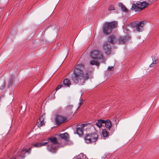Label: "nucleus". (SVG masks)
<instances>
[{
    "label": "nucleus",
    "mask_w": 159,
    "mask_h": 159,
    "mask_svg": "<svg viewBox=\"0 0 159 159\" xmlns=\"http://www.w3.org/2000/svg\"><path fill=\"white\" fill-rule=\"evenodd\" d=\"M84 65L79 64L76 66L74 69V71L71 76V79L75 84H82L85 80L89 79V75L87 72L84 73Z\"/></svg>",
    "instance_id": "nucleus-1"
},
{
    "label": "nucleus",
    "mask_w": 159,
    "mask_h": 159,
    "mask_svg": "<svg viewBox=\"0 0 159 159\" xmlns=\"http://www.w3.org/2000/svg\"><path fill=\"white\" fill-rule=\"evenodd\" d=\"M117 26V22L115 21L107 22L104 23L102 26V31L103 34L108 35L110 34L113 29Z\"/></svg>",
    "instance_id": "nucleus-2"
},
{
    "label": "nucleus",
    "mask_w": 159,
    "mask_h": 159,
    "mask_svg": "<svg viewBox=\"0 0 159 159\" xmlns=\"http://www.w3.org/2000/svg\"><path fill=\"white\" fill-rule=\"evenodd\" d=\"M98 138V135L96 133L93 132L86 134L84 137V139L85 143L89 144L95 142Z\"/></svg>",
    "instance_id": "nucleus-3"
},
{
    "label": "nucleus",
    "mask_w": 159,
    "mask_h": 159,
    "mask_svg": "<svg viewBox=\"0 0 159 159\" xmlns=\"http://www.w3.org/2000/svg\"><path fill=\"white\" fill-rule=\"evenodd\" d=\"M90 56L92 59L94 60H101L104 61L103 57L100 50L97 49L93 50L90 53Z\"/></svg>",
    "instance_id": "nucleus-4"
},
{
    "label": "nucleus",
    "mask_w": 159,
    "mask_h": 159,
    "mask_svg": "<svg viewBox=\"0 0 159 159\" xmlns=\"http://www.w3.org/2000/svg\"><path fill=\"white\" fill-rule=\"evenodd\" d=\"M69 120L67 116L60 115H57L55 117V122L57 125L67 121Z\"/></svg>",
    "instance_id": "nucleus-5"
},
{
    "label": "nucleus",
    "mask_w": 159,
    "mask_h": 159,
    "mask_svg": "<svg viewBox=\"0 0 159 159\" xmlns=\"http://www.w3.org/2000/svg\"><path fill=\"white\" fill-rule=\"evenodd\" d=\"M146 24V22L144 20L135 23V27L136 28V30L139 32H142L143 30V27Z\"/></svg>",
    "instance_id": "nucleus-6"
},
{
    "label": "nucleus",
    "mask_w": 159,
    "mask_h": 159,
    "mask_svg": "<svg viewBox=\"0 0 159 159\" xmlns=\"http://www.w3.org/2000/svg\"><path fill=\"white\" fill-rule=\"evenodd\" d=\"M82 125L83 126L80 125H77L76 127V133L80 137H81L83 135V131L82 129L83 127H84V125H86V124H82Z\"/></svg>",
    "instance_id": "nucleus-7"
},
{
    "label": "nucleus",
    "mask_w": 159,
    "mask_h": 159,
    "mask_svg": "<svg viewBox=\"0 0 159 159\" xmlns=\"http://www.w3.org/2000/svg\"><path fill=\"white\" fill-rule=\"evenodd\" d=\"M111 46L109 44L108 42H106L104 43L103 46V48L105 52V53L107 55H109L111 52Z\"/></svg>",
    "instance_id": "nucleus-8"
},
{
    "label": "nucleus",
    "mask_w": 159,
    "mask_h": 159,
    "mask_svg": "<svg viewBox=\"0 0 159 159\" xmlns=\"http://www.w3.org/2000/svg\"><path fill=\"white\" fill-rule=\"evenodd\" d=\"M137 5L139 6L140 8L141 9V11L149 5V3L147 2L146 1H143L142 2L138 1L136 2Z\"/></svg>",
    "instance_id": "nucleus-9"
},
{
    "label": "nucleus",
    "mask_w": 159,
    "mask_h": 159,
    "mask_svg": "<svg viewBox=\"0 0 159 159\" xmlns=\"http://www.w3.org/2000/svg\"><path fill=\"white\" fill-rule=\"evenodd\" d=\"M31 148L32 147H30L28 149L24 148L22 149L21 151V154H20V156L21 157V158L23 159L26 156L25 154L26 153H28L29 154H30Z\"/></svg>",
    "instance_id": "nucleus-10"
},
{
    "label": "nucleus",
    "mask_w": 159,
    "mask_h": 159,
    "mask_svg": "<svg viewBox=\"0 0 159 159\" xmlns=\"http://www.w3.org/2000/svg\"><path fill=\"white\" fill-rule=\"evenodd\" d=\"M47 148L48 151L52 153H55L57 152L56 148L54 145L52 144H49Z\"/></svg>",
    "instance_id": "nucleus-11"
},
{
    "label": "nucleus",
    "mask_w": 159,
    "mask_h": 159,
    "mask_svg": "<svg viewBox=\"0 0 159 159\" xmlns=\"http://www.w3.org/2000/svg\"><path fill=\"white\" fill-rule=\"evenodd\" d=\"M129 36H122L119 37L118 41L119 43H126L128 39H129Z\"/></svg>",
    "instance_id": "nucleus-12"
},
{
    "label": "nucleus",
    "mask_w": 159,
    "mask_h": 159,
    "mask_svg": "<svg viewBox=\"0 0 159 159\" xmlns=\"http://www.w3.org/2000/svg\"><path fill=\"white\" fill-rule=\"evenodd\" d=\"M48 141L49 142V144H52L51 143H52L53 145L58 143L57 138L55 137H51L49 138Z\"/></svg>",
    "instance_id": "nucleus-13"
},
{
    "label": "nucleus",
    "mask_w": 159,
    "mask_h": 159,
    "mask_svg": "<svg viewBox=\"0 0 159 159\" xmlns=\"http://www.w3.org/2000/svg\"><path fill=\"white\" fill-rule=\"evenodd\" d=\"M104 124H105V126L108 130H110L112 126V125L111 121L109 120H105Z\"/></svg>",
    "instance_id": "nucleus-14"
},
{
    "label": "nucleus",
    "mask_w": 159,
    "mask_h": 159,
    "mask_svg": "<svg viewBox=\"0 0 159 159\" xmlns=\"http://www.w3.org/2000/svg\"><path fill=\"white\" fill-rule=\"evenodd\" d=\"M60 136L62 139H64L66 141H68L69 139V136L67 133H65L64 134H60Z\"/></svg>",
    "instance_id": "nucleus-15"
},
{
    "label": "nucleus",
    "mask_w": 159,
    "mask_h": 159,
    "mask_svg": "<svg viewBox=\"0 0 159 159\" xmlns=\"http://www.w3.org/2000/svg\"><path fill=\"white\" fill-rule=\"evenodd\" d=\"M132 8L136 12H139L141 11V9L140 8L139 6L137 5L136 4H133Z\"/></svg>",
    "instance_id": "nucleus-16"
},
{
    "label": "nucleus",
    "mask_w": 159,
    "mask_h": 159,
    "mask_svg": "<svg viewBox=\"0 0 159 159\" xmlns=\"http://www.w3.org/2000/svg\"><path fill=\"white\" fill-rule=\"evenodd\" d=\"M118 6L121 8L122 11L124 12H128V9L125 7V6L121 2H119L118 4Z\"/></svg>",
    "instance_id": "nucleus-17"
},
{
    "label": "nucleus",
    "mask_w": 159,
    "mask_h": 159,
    "mask_svg": "<svg viewBox=\"0 0 159 159\" xmlns=\"http://www.w3.org/2000/svg\"><path fill=\"white\" fill-rule=\"evenodd\" d=\"M102 134L104 139L108 138L109 135V132L106 129L102 130Z\"/></svg>",
    "instance_id": "nucleus-18"
},
{
    "label": "nucleus",
    "mask_w": 159,
    "mask_h": 159,
    "mask_svg": "<svg viewBox=\"0 0 159 159\" xmlns=\"http://www.w3.org/2000/svg\"><path fill=\"white\" fill-rule=\"evenodd\" d=\"M104 122H105L104 120H98L97 122L96 123V125L98 127L100 128L102 126V124H104Z\"/></svg>",
    "instance_id": "nucleus-19"
},
{
    "label": "nucleus",
    "mask_w": 159,
    "mask_h": 159,
    "mask_svg": "<svg viewBox=\"0 0 159 159\" xmlns=\"http://www.w3.org/2000/svg\"><path fill=\"white\" fill-rule=\"evenodd\" d=\"M64 84L68 87H69L71 85V83L70 80L67 79H65L63 81Z\"/></svg>",
    "instance_id": "nucleus-20"
},
{
    "label": "nucleus",
    "mask_w": 159,
    "mask_h": 159,
    "mask_svg": "<svg viewBox=\"0 0 159 159\" xmlns=\"http://www.w3.org/2000/svg\"><path fill=\"white\" fill-rule=\"evenodd\" d=\"M109 38L108 40L110 43L113 44L115 42L116 38L114 36L111 35Z\"/></svg>",
    "instance_id": "nucleus-21"
},
{
    "label": "nucleus",
    "mask_w": 159,
    "mask_h": 159,
    "mask_svg": "<svg viewBox=\"0 0 159 159\" xmlns=\"http://www.w3.org/2000/svg\"><path fill=\"white\" fill-rule=\"evenodd\" d=\"M152 62L149 65V67H153L156 64V57L154 56H152Z\"/></svg>",
    "instance_id": "nucleus-22"
},
{
    "label": "nucleus",
    "mask_w": 159,
    "mask_h": 159,
    "mask_svg": "<svg viewBox=\"0 0 159 159\" xmlns=\"http://www.w3.org/2000/svg\"><path fill=\"white\" fill-rule=\"evenodd\" d=\"M6 84V82L5 80H0V89H3Z\"/></svg>",
    "instance_id": "nucleus-23"
},
{
    "label": "nucleus",
    "mask_w": 159,
    "mask_h": 159,
    "mask_svg": "<svg viewBox=\"0 0 159 159\" xmlns=\"http://www.w3.org/2000/svg\"><path fill=\"white\" fill-rule=\"evenodd\" d=\"M14 80V78L13 76H12L11 78L9 80L7 84V87L9 88L11 87L12 86L13 81Z\"/></svg>",
    "instance_id": "nucleus-24"
},
{
    "label": "nucleus",
    "mask_w": 159,
    "mask_h": 159,
    "mask_svg": "<svg viewBox=\"0 0 159 159\" xmlns=\"http://www.w3.org/2000/svg\"><path fill=\"white\" fill-rule=\"evenodd\" d=\"M90 64L91 65H95L98 66L99 65V63L97 61L93 60L90 61Z\"/></svg>",
    "instance_id": "nucleus-25"
},
{
    "label": "nucleus",
    "mask_w": 159,
    "mask_h": 159,
    "mask_svg": "<svg viewBox=\"0 0 159 159\" xmlns=\"http://www.w3.org/2000/svg\"><path fill=\"white\" fill-rule=\"evenodd\" d=\"M73 106L72 105H68L66 108V111L67 112H71L73 108Z\"/></svg>",
    "instance_id": "nucleus-26"
},
{
    "label": "nucleus",
    "mask_w": 159,
    "mask_h": 159,
    "mask_svg": "<svg viewBox=\"0 0 159 159\" xmlns=\"http://www.w3.org/2000/svg\"><path fill=\"white\" fill-rule=\"evenodd\" d=\"M115 6L113 5H111L109 6L108 8V10L109 11H111L112 10H115Z\"/></svg>",
    "instance_id": "nucleus-27"
},
{
    "label": "nucleus",
    "mask_w": 159,
    "mask_h": 159,
    "mask_svg": "<svg viewBox=\"0 0 159 159\" xmlns=\"http://www.w3.org/2000/svg\"><path fill=\"white\" fill-rule=\"evenodd\" d=\"M33 147L37 148L41 147V143H36L32 145V147Z\"/></svg>",
    "instance_id": "nucleus-28"
},
{
    "label": "nucleus",
    "mask_w": 159,
    "mask_h": 159,
    "mask_svg": "<svg viewBox=\"0 0 159 159\" xmlns=\"http://www.w3.org/2000/svg\"><path fill=\"white\" fill-rule=\"evenodd\" d=\"M41 146H45L46 145V144L49 143V142L48 141V142H41Z\"/></svg>",
    "instance_id": "nucleus-29"
},
{
    "label": "nucleus",
    "mask_w": 159,
    "mask_h": 159,
    "mask_svg": "<svg viewBox=\"0 0 159 159\" xmlns=\"http://www.w3.org/2000/svg\"><path fill=\"white\" fill-rule=\"evenodd\" d=\"M63 86V85L61 84V85H58L56 89V90H57L60 89L62 86Z\"/></svg>",
    "instance_id": "nucleus-30"
},
{
    "label": "nucleus",
    "mask_w": 159,
    "mask_h": 159,
    "mask_svg": "<svg viewBox=\"0 0 159 159\" xmlns=\"http://www.w3.org/2000/svg\"><path fill=\"white\" fill-rule=\"evenodd\" d=\"M20 157H21L20 156V155H18L17 156H15L13 158H12V159H19Z\"/></svg>",
    "instance_id": "nucleus-31"
},
{
    "label": "nucleus",
    "mask_w": 159,
    "mask_h": 159,
    "mask_svg": "<svg viewBox=\"0 0 159 159\" xmlns=\"http://www.w3.org/2000/svg\"><path fill=\"white\" fill-rule=\"evenodd\" d=\"M107 69L109 70H112L113 69V66H109L108 67Z\"/></svg>",
    "instance_id": "nucleus-32"
},
{
    "label": "nucleus",
    "mask_w": 159,
    "mask_h": 159,
    "mask_svg": "<svg viewBox=\"0 0 159 159\" xmlns=\"http://www.w3.org/2000/svg\"><path fill=\"white\" fill-rule=\"evenodd\" d=\"M39 120L40 121H43V116H41L40 117Z\"/></svg>",
    "instance_id": "nucleus-33"
},
{
    "label": "nucleus",
    "mask_w": 159,
    "mask_h": 159,
    "mask_svg": "<svg viewBox=\"0 0 159 159\" xmlns=\"http://www.w3.org/2000/svg\"><path fill=\"white\" fill-rule=\"evenodd\" d=\"M40 121V124L41 125H42L44 124L43 121Z\"/></svg>",
    "instance_id": "nucleus-34"
},
{
    "label": "nucleus",
    "mask_w": 159,
    "mask_h": 159,
    "mask_svg": "<svg viewBox=\"0 0 159 159\" xmlns=\"http://www.w3.org/2000/svg\"><path fill=\"white\" fill-rule=\"evenodd\" d=\"M83 103V101H81L80 102L79 104V107H80L82 104Z\"/></svg>",
    "instance_id": "nucleus-35"
},
{
    "label": "nucleus",
    "mask_w": 159,
    "mask_h": 159,
    "mask_svg": "<svg viewBox=\"0 0 159 159\" xmlns=\"http://www.w3.org/2000/svg\"><path fill=\"white\" fill-rule=\"evenodd\" d=\"M77 159H81L80 158H78Z\"/></svg>",
    "instance_id": "nucleus-36"
},
{
    "label": "nucleus",
    "mask_w": 159,
    "mask_h": 159,
    "mask_svg": "<svg viewBox=\"0 0 159 159\" xmlns=\"http://www.w3.org/2000/svg\"><path fill=\"white\" fill-rule=\"evenodd\" d=\"M114 132V131H113V132H112V133Z\"/></svg>",
    "instance_id": "nucleus-37"
}]
</instances>
